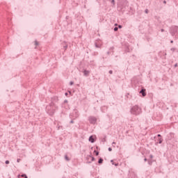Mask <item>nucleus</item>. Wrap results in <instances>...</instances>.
Masks as SVG:
<instances>
[{"mask_svg": "<svg viewBox=\"0 0 178 178\" xmlns=\"http://www.w3.org/2000/svg\"><path fill=\"white\" fill-rule=\"evenodd\" d=\"M157 137H162V136H161V134H158Z\"/></svg>", "mask_w": 178, "mask_h": 178, "instance_id": "obj_37", "label": "nucleus"}, {"mask_svg": "<svg viewBox=\"0 0 178 178\" xmlns=\"http://www.w3.org/2000/svg\"><path fill=\"white\" fill-rule=\"evenodd\" d=\"M90 156V158H92V161L93 162V161H95V158L94 157V156Z\"/></svg>", "mask_w": 178, "mask_h": 178, "instance_id": "obj_19", "label": "nucleus"}, {"mask_svg": "<svg viewBox=\"0 0 178 178\" xmlns=\"http://www.w3.org/2000/svg\"><path fill=\"white\" fill-rule=\"evenodd\" d=\"M111 54V52L108 51L107 52V55H109Z\"/></svg>", "mask_w": 178, "mask_h": 178, "instance_id": "obj_40", "label": "nucleus"}, {"mask_svg": "<svg viewBox=\"0 0 178 178\" xmlns=\"http://www.w3.org/2000/svg\"><path fill=\"white\" fill-rule=\"evenodd\" d=\"M145 13H148V9H146V10H145Z\"/></svg>", "mask_w": 178, "mask_h": 178, "instance_id": "obj_26", "label": "nucleus"}, {"mask_svg": "<svg viewBox=\"0 0 178 178\" xmlns=\"http://www.w3.org/2000/svg\"><path fill=\"white\" fill-rule=\"evenodd\" d=\"M163 141V139H162V138H159L158 139V142L156 143V145H158V144H162Z\"/></svg>", "mask_w": 178, "mask_h": 178, "instance_id": "obj_8", "label": "nucleus"}, {"mask_svg": "<svg viewBox=\"0 0 178 178\" xmlns=\"http://www.w3.org/2000/svg\"><path fill=\"white\" fill-rule=\"evenodd\" d=\"M65 95L67 96V95H68V93H67V92H65Z\"/></svg>", "mask_w": 178, "mask_h": 178, "instance_id": "obj_39", "label": "nucleus"}, {"mask_svg": "<svg viewBox=\"0 0 178 178\" xmlns=\"http://www.w3.org/2000/svg\"><path fill=\"white\" fill-rule=\"evenodd\" d=\"M174 66L175 67H177V63H176Z\"/></svg>", "mask_w": 178, "mask_h": 178, "instance_id": "obj_36", "label": "nucleus"}, {"mask_svg": "<svg viewBox=\"0 0 178 178\" xmlns=\"http://www.w3.org/2000/svg\"><path fill=\"white\" fill-rule=\"evenodd\" d=\"M121 5L126 6L127 5V0H120Z\"/></svg>", "mask_w": 178, "mask_h": 178, "instance_id": "obj_6", "label": "nucleus"}, {"mask_svg": "<svg viewBox=\"0 0 178 178\" xmlns=\"http://www.w3.org/2000/svg\"><path fill=\"white\" fill-rule=\"evenodd\" d=\"M161 33H163V31H165V29H161Z\"/></svg>", "mask_w": 178, "mask_h": 178, "instance_id": "obj_27", "label": "nucleus"}, {"mask_svg": "<svg viewBox=\"0 0 178 178\" xmlns=\"http://www.w3.org/2000/svg\"><path fill=\"white\" fill-rule=\"evenodd\" d=\"M62 45H63L64 49H67V44H66V42H63L62 43Z\"/></svg>", "mask_w": 178, "mask_h": 178, "instance_id": "obj_9", "label": "nucleus"}, {"mask_svg": "<svg viewBox=\"0 0 178 178\" xmlns=\"http://www.w3.org/2000/svg\"><path fill=\"white\" fill-rule=\"evenodd\" d=\"M170 33L172 34V35H175V34H176V33H178V26H172L170 29Z\"/></svg>", "mask_w": 178, "mask_h": 178, "instance_id": "obj_3", "label": "nucleus"}, {"mask_svg": "<svg viewBox=\"0 0 178 178\" xmlns=\"http://www.w3.org/2000/svg\"><path fill=\"white\" fill-rule=\"evenodd\" d=\"M118 30H119V28L115 26V27L114 28V31H118Z\"/></svg>", "mask_w": 178, "mask_h": 178, "instance_id": "obj_17", "label": "nucleus"}, {"mask_svg": "<svg viewBox=\"0 0 178 178\" xmlns=\"http://www.w3.org/2000/svg\"><path fill=\"white\" fill-rule=\"evenodd\" d=\"M95 45L96 48H99V45H98L97 43H95Z\"/></svg>", "mask_w": 178, "mask_h": 178, "instance_id": "obj_20", "label": "nucleus"}, {"mask_svg": "<svg viewBox=\"0 0 178 178\" xmlns=\"http://www.w3.org/2000/svg\"><path fill=\"white\" fill-rule=\"evenodd\" d=\"M64 104H67V100L65 99V100L64 101Z\"/></svg>", "mask_w": 178, "mask_h": 178, "instance_id": "obj_33", "label": "nucleus"}, {"mask_svg": "<svg viewBox=\"0 0 178 178\" xmlns=\"http://www.w3.org/2000/svg\"><path fill=\"white\" fill-rule=\"evenodd\" d=\"M35 45L38 47V45H40V43H38V41L35 40Z\"/></svg>", "mask_w": 178, "mask_h": 178, "instance_id": "obj_15", "label": "nucleus"}, {"mask_svg": "<svg viewBox=\"0 0 178 178\" xmlns=\"http://www.w3.org/2000/svg\"><path fill=\"white\" fill-rule=\"evenodd\" d=\"M171 51H172V52H175V51H176V48L175 47L171 48Z\"/></svg>", "mask_w": 178, "mask_h": 178, "instance_id": "obj_18", "label": "nucleus"}, {"mask_svg": "<svg viewBox=\"0 0 178 178\" xmlns=\"http://www.w3.org/2000/svg\"><path fill=\"white\" fill-rule=\"evenodd\" d=\"M88 163H91V162H90V161H89V162H88Z\"/></svg>", "mask_w": 178, "mask_h": 178, "instance_id": "obj_45", "label": "nucleus"}, {"mask_svg": "<svg viewBox=\"0 0 178 178\" xmlns=\"http://www.w3.org/2000/svg\"><path fill=\"white\" fill-rule=\"evenodd\" d=\"M149 165H152V161H148Z\"/></svg>", "mask_w": 178, "mask_h": 178, "instance_id": "obj_25", "label": "nucleus"}, {"mask_svg": "<svg viewBox=\"0 0 178 178\" xmlns=\"http://www.w3.org/2000/svg\"><path fill=\"white\" fill-rule=\"evenodd\" d=\"M6 165H9L10 163V161L8 160H6V162H5Z\"/></svg>", "mask_w": 178, "mask_h": 178, "instance_id": "obj_16", "label": "nucleus"}, {"mask_svg": "<svg viewBox=\"0 0 178 178\" xmlns=\"http://www.w3.org/2000/svg\"><path fill=\"white\" fill-rule=\"evenodd\" d=\"M89 141H90V143H95V139H94V136H90V137H89Z\"/></svg>", "mask_w": 178, "mask_h": 178, "instance_id": "obj_7", "label": "nucleus"}, {"mask_svg": "<svg viewBox=\"0 0 178 178\" xmlns=\"http://www.w3.org/2000/svg\"><path fill=\"white\" fill-rule=\"evenodd\" d=\"M163 3H166V1L165 0L163 1Z\"/></svg>", "mask_w": 178, "mask_h": 178, "instance_id": "obj_41", "label": "nucleus"}, {"mask_svg": "<svg viewBox=\"0 0 178 178\" xmlns=\"http://www.w3.org/2000/svg\"><path fill=\"white\" fill-rule=\"evenodd\" d=\"M111 162L112 165H115V163H113V160H111Z\"/></svg>", "mask_w": 178, "mask_h": 178, "instance_id": "obj_30", "label": "nucleus"}, {"mask_svg": "<svg viewBox=\"0 0 178 178\" xmlns=\"http://www.w3.org/2000/svg\"><path fill=\"white\" fill-rule=\"evenodd\" d=\"M113 145H115V144H116V143H115V142H113V143H112Z\"/></svg>", "mask_w": 178, "mask_h": 178, "instance_id": "obj_43", "label": "nucleus"}, {"mask_svg": "<svg viewBox=\"0 0 178 178\" xmlns=\"http://www.w3.org/2000/svg\"><path fill=\"white\" fill-rule=\"evenodd\" d=\"M58 97H54L51 98V102L49 106H47L46 109L49 115H50V116L54 115V114L55 113V109H58V106L55 104V102H58Z\"/></svg>", "mask_w": 178, "mask_h": 178, "instance_id": "obj_1", "label": "nucleus"}, {"mask_svg": "<svg viewBox=\"0 0 178 178\" xmlns=\"http://www.w3.org/2000/svg\"><path fill=\"white\" fill-rule=\"evenodd\" d=\"M21 177L28 178L27 175L26 174H22L21 175Z\"/></svg>", "mask_w": 178, "mask_h": 178, "instance_id": "obj_14", "label": "nucleus"}, {"mask_svg": "<svg viewBox=\"0 0 178 178\" xmlns=\"http://www.w3.org/2000/svg\"><path fill=\"white\" fill-rule=\"evenodd\" d=\"M65 161H67V162H69V161H70V159H69V157L67 156V155L65 156Z\"/></svg>", "mask_w": 178, "mask_h": 178, "instance_id": "obj_12", "label": "nucleus"}, {"mask_svg": "<svg viewBox=\"0 0 178 178\" xmlns=\"http://www.w3.org/2000/svg\"><path fill=\"white\" fill-rule=\"evenodd\" d=\"M113 165H115V166H118L119 163H114Z\"/></svg>", "mask_w": 178, "mask_h": 178, "instance_id": "obj_32", "label": "nucleus"}, {"mask_svg": "<svg viewBox=\"0 0 178 178\" xmlns=\"http://www.w3.org/2000/svg\"><path fill=\"white\" fill-rule=\"evenodd\" d=\"M83 74H84V76H88V74H90V71L85 70L83 71Z\"/></svg>", "mask_w": 178, "mask_h": 178, "instance_id": "obj_10", "label": "nucleus"}, {"mask_svg": "<svg viewBox=\"0 0 178 178\" xmlns=\"http://www.w3.org/2000/svg\"><path fill=\"white\" fill-rule=\"evenodd\" d=\"M150 158H154V156H152V154L149 155Z\"/></svg>", "mask_w": 178, "mask_h": 178, "instance_id": "obj_35", "label": "nucleus"}, {"mask_svg": "<svg viewBox=\"0 0 178 178\" xmlns=\"http://www.w3.org/2000/svg\"><path fill=\"white\" fill-rule=\"evenodd\" d=\"M166 55H167V54L165 53V56H166Z\"/></svg>", "mask_w": 178, "mask_h": 178, "instance_id": "obj_46", "label": "nucleus"}, {"mask_svg": "<svg viewBox=\"0 0 178 178\" xmlns=\"http://www.w3.org/2000/svg\"><path fill=\"white\" fill-rule=\"evenodd\" d=\"M170 43H171V44H173V40H171V41H170Z\"/></svg>", "mask_w": 178, "mask_h": 178, "instance_id": "obj_42", "label": "nucleus"}, {"mask_svg": "<svg viewBox=\"0 0 178 178\" xmlns=\"http://www.w3.org/2000/svg\"><path fill=\"white\" fill-rule=\"evenodd\" d=\"M94 153L95 154L96 156H98V155H99V152L95 150Z\"/></svg>", "mask_w": 178, "mask_h": 178, "instance_id": "obj_13", "label": "nucleus"}, {"mask_svg": "<svg viewBox=\"0 0 178 178\" xmlns=\"http://www.w3.org/2000/svg\"><path fill=\"white\" fill-rule=\"evenodd\" d=\"M103 163H104V159L103 158H99V160H98V163H99V165H101Z\"/></svg>", "mask_w": 178, "mask_h": 178, "instance_id": "obj_11", "label": "nucleus"}, {"mask_svg": "<svg viewBox=\"0 0 178 178\" xmlns=\"http://www.w3.org/2000/svg\"><path fill=\"white\" fill-rule=\"evenodd\" d=\"M108 73H109L110 74H113V71H112V70H110V71L108 72Z\"/></svg>", "mask_w": 178, "mask_h": 178, "instance_id": "obj_22", "label": "nucleus"}, {"mask_svg": "<svg viewBox=\"0 0 178 178\" xmlns=\"http://www.w3.org/2000/svg\"><path fill=\"white\" fill-rule=\"evenodd\" d=\"M106 137H105L104 138H103V139H102V141H103V142H105V141H106Z\"/></svg>", "mask_w": 178, "mask_h": 178, "instance_id": "obj_28", "label": "nucleus"}, {"mask_svg": "<svg viewBox=\"0 0 178 178\" xmlns=\"http://www.w3.org/2000/svg\"><path fill=\"white\" fill-rule=\"evenodd\" d=\"M144 161H145V162H147V158H145V159H144Z\"/></svg>", "mask_w": 178, "mask_h": 178, "instance_id": "obj_38", "label": "nucleus"}, {"mask_svg": "<svg viewBox=\"0 0 178 178\" xmlns=\"http://www.w3.org/2000/svg\"><path fill=\"white\" fill-rule=\"evenodd\" d=\"M131 113L132 115H140L141 113V108L138 107V106H134L131 109Z\"/></svg>", "mask_w": 178, "mask_h": 178, "instance_id": "obj_2", "label": "nucleus"}, {"mask_svg": "<svg viewBox=\"0 0 178 178\" xmlns=\"http://www.w3.org/2000/svg\"><path fill=\"white\" fill-rule=\"evenodd\" d=\"M108 151L111 152L112 151V147H108Z\"/></svg>", "mask_w": 178, "mask_h": 178, "instance_id": "obj_24", "label": "nucleus"}, {"mask_svg": "<svg viewBox=\"0 0 178 178\" xmlns=\"http://www.w3.org/2000/svg\"><path fill=\"white\" fill-rule=\"evenodd\" d=\"M122 25H118V29H122Z\"/></svg>", "mask_w": 178, "mask_h": 178, "instance_id": "obj_31", "label": "nucleus"}, {"mask_svg": "<svg viewBox=\"0 0 178 178\" xmlns=\"http://www.w3.org/2000/svg\"><path fill=\"white\" fill-rule=\"evenodd\" d=\"M70 123H74V121H73V120H72L70 121Z\"/></svg>", "mask_w": 178, "mask_h": 178, "instance_id": "obj_34", "label": "nucleus"}, {"mask_svg": "<svg viewBox=\"0 0 178 178\" xmlns=\"http://www.w3.org/2000/svg\"><path fill=\"white\" fill-rule=\"evenodd\" d=\"M111 3H113V5H115V0H112Z\"/></svg>", "mask_w": 178, "mask_h": 178, "instance_id": "obj_23", "label": "nucleus"}, {"mask_svg": "<svg viewBox=\"0 0 178 178\" xmlns=\"http://www.w3.org/2000/svg\"><path fill=\"white\" fill-rule=\"evenodd\" d=\"M115 26H118V24H115Z\"/></svg>", "mask_w": 178, "mask_h": 178, "instance_id": "obj_44", "label": "nucleus"}, {"mask_svg": "<svg viewBox=\"0 0 178 178\" xmlns=\"http://www.w3.org/2000/svg\"><path fill=\"white\" fill-rule=\"evenodd\" d=\"M20 161H21L20 159H17V162H18V163L20 162Z\"/></svg>", "mask_w": 178, "mask_h": 178, "instance_id": "obj_29", "label": "nucleus"}, {"mask_svg": "<svg viewBox=\"0 0 178 178\" xmlns=\"http://www.w3.org/2000/svg\"><path fill=\"white\" fill-rule=\"evenodd\" d=\"M89 122L91 124H95V123L97 122V118H95V117H90Z\"/></svg>", "mask_w": 178, "mask_h": 178, "instance_id": "obj_4", "label": "nucleus"}, {"mask_svg": "<svg viewBox=\"0 0 178 178\" xmlns=\"http://www.w3.org/2000/svg\"><path fill=\"white\" fill-rule=\"evenodd\" d=\"M73 84H74V82H73V81L70 82V85L73 86Z\"/></svg>", "mask_w": 178, "mask_h": 178, "instance_id": "obj_21", "label": "nucleus"}, {"mask_svg": "<svg viewBox=\"0 0 178 178\" xmlns=\"http://www.w3.org/2000/svg\"><path fill=\"white\" fill-rule=\"evenodd\" d=\"M146 90L144 88H142V89L140 90L139 94H142L143 97H145L147 95V93L145 92Z\"/></svg>", "mask_w": 178, "mask_h": 178, "instance_id": "obj_5", "label": "nucleus"}]
</instances>
